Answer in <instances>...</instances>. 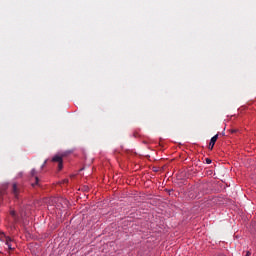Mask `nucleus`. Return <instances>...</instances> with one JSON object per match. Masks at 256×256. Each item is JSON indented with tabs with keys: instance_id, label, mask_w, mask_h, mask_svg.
Instances as JSON below:
<instances>
[{
	"instance_id": "obj_1",
	"label": "nucleus",
	"mask_w": 256,
	"mask_h": 256,
	"mask_svg": "<svg viewBox=\"0 0 256 256\" xmlns=\"http://www.w3.org/2000/svg\"><path fill=\"white\" fill-rule=\"evenodd\" d=\"M1 241H5L6 246L8 248V251H14L15 248L13 247V245L11 244V238L10 237H6L5 235L1 234Z\"/></svg>"
},
{
	"instance_id": "obj_2",
	"label": "nucleus",
	"mask_w": 256,
	"mask_h": 256,
	"mask_svg": "<svg viewBox=\"0 0 256 256\" xmlns=\"http://www.w3.org/2000/svg\"><path fill=\"white\" fill-rule=\"evenodd\" d=\"M52 161L54 163H58V169L59 171H61V169H63V157L62 156H59V155H56L52 158Z\"/></svg>"
},
{
	"instance_id": "obj_3",
	"label": "nucleus",
	"mask_w": 256,
	"mask_h": 256,
	"mask_svg": "<svg viewBox=\"0 0 256 256\" xmlns=\"http://www.w3.org/2000/svg\"><path fill=\"white\" fill-rule=\"evenodd\" d=\"M217 139H219V134H216L215 136H213L211 138L209 147H208V149H210V151H213V147H215V143H217Z\"/></svg>"
},
{
	"instance_id": "obj_4",
	"label": "nucleus",
	"mask_w": 256,
	"mask_h": 256,
	"mask_svg": "<svg viewBox=\"0 0 256 256\" xmlns=\"http://www.w3.org/2000/svg\"><path fill=\"white\" fill-rule=\"evenodd\" d=\"M12 193L16 199H19L20 190H19V185H17V183H14L12 185Z\"/></svg>"
},
{
	"instance_id": "obj_5",
	"label": "nucleus",
	"mask_w": 256,
	"mask_h": 256,
	"mask_svg": "<svg viewBox=\"0 0 256 256\" xmlns=\"http://www.w3.org/2000/svg\"><path fill=\"white\" fill-rule=\"evenodd\" d=\"M31 177H35V185H39V177H37V170L32 169L31 170ZM34 184H32L33 187H35Z\"/></svg>"
},
{
	"instance_id": "obj_6",
	"label": "nucleus",
	"mask_w": 256,
	"mask_h": 256,
	"mask_svg": "<svg viewBox=\"0 0 256 256\" xmlns=\"http://www.w3.org/2000/svg\"><path fill=\"white\" fill-rule=\"evenodd\" d=\"M10 215H11V217H13L14 221H17V213L15 212V210H12L10 212Z\"/></svg>"
},
{
	"instance_id": "obj_7",
	"label": "nucleus",
	"mask_w": 256,
	"mask_h": 256,
	"mask_svg": "<svg viewBox=\"0 0 256 256\" xmlns=\"http://www.w3.org/2000/svg\"><path fill=\"white\" fill-rule=\"evenodd\" d=\"M206 163H207V165H211V159L206 158Z\"/></svg>"
},
{
	"instance_id": "obj_8",
	"label": "nucleus",
	"mask_w": 256,
	"mask_h": 256,
	"mask_svg": "<svg viewBox=\"0 0 256 256\" xmlns=\"http://www.w3.org/2000/svg\"><path fill=\"white\" fill-rule=\"evenodd\" d=\"M237 132V130H231V133H236Z\"/></svg>"
},
{
	"instance_id": "obj_9",
	"label": "nucleus",
	"mask_w": 256,
	"mask_h": 256,
	"mask_svg": "<svg viewBox=\"0 0 256 256\" xmlns=\"http://www.w3.org/2000/svg\"><path fill=\"white\" fill-rule=\"evenodd\" d=\"M249 255H251V253H250V252H247L246 256H249Z\"/></svg>"
}]
</instances>
